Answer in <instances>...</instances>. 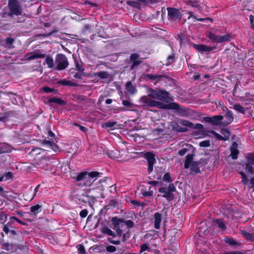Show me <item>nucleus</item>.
Returning a JSON list of instances; mask_svg holds the SVG:
<instances>
[{"label": "nucleus", "instance_id": "1", "mask_svg": "<svg viewBox=\"0 0 254 254\" xmlns=\"http://www.w3.org/2000/svg\"><path fill=\"white\" fill-rule=\"evenodd\" d=\"M147 96H143L140 100L143 105L156 107L164 110H175L177 111H186L181 106L175 102L168 101L171 99L170 94L165 89L147 88Z\"/></svg>", "mask_w": 254, "mask_h": 254}, {"label": "nucleus", "instance_id": "2", "mask_svg": "<svg viewBox=\"0 0 254 254\" xmlns=\"http://www.w3.org/2000/svg\"><path fill=\"white\" fill-rule=\"evenodd\" d=\"M193 154H188L186 157L184 161V168L190 169V174H197L200 172V167L202 163L204 162L205 160L200 159L199 161H194Z\"/></svg>", "mask_w": 254, "mask_h": 254}, {"label": "nucleus", "instance_id": "3", "mask_svg": "<svg viewBox=\"0 0 254 254\" xmlns=\"http://www.w3.org/2000/svg\"><path fill=\"white\" fill-rule=\"evenodd\" d=\"M100 173L97 171L87 172H81L77 177L76 181L80 182L79 184L84 186H90L97 178L100 177Z\"/></svg>", "mask_w": 254, "mask_h": 254}, {"label": "nucleus", "instance_id": "4", "mask_svg": "<svg viewBox=\"0 0 254 254\" xmlns=\"http://www.w3.org/2000/svg\"><path fill=\"white\" fill-rule=\"evenodd\" d=\"M9 12L7 13L9 16L12 17L14 15H21L23 12V9L21 4L18 0H9L8 5Z\"/></svg>", "mask_w": 254, "mask_h": 254}, {"label": "nucleus", "instance_id": "5", "mask_svg": "<svg viewBox=\"0 0 254 254\" xmlns=\"http://www.w3.org/2000/svg\"><path fill=\"white\" fill-rule=\"evenodd\" d=\"M55 64V69L57 70H64L67 68L69 65V62L67 57L62 54H58L56 55Z\"/></svg>", "mask_w": 254, "mask_h": 254}, {"label": "nucleus", "instance_id": "6", "mask_svg": "<svg viewBox=\"0 0 254 254\" xmlns=\"http://www.w3.org/2000/svg\"><path fill=\"white\" fill-rule=\"evenodd\" d=\"M161 126H159L156 128L152 130V132L155 134H166L171 132L172 130L174 129V127L173 126V123H168L167 124H163L161 123Z\"/></svg>", "mask_w": 254, "mask_h": 254}, {"label": "nucleus", "instance_id": "7", "mask_svg": "<svg viewBox=\"0 0 254 254\" xmlns=\"http://www.w3.org/2000/svg\"><path fill=\"white\" fill-rule=\"evenodd\" d=\"M124 219L123 218H118L117 217H113L112 223L113 226V229L116 230V232L118 237H121L123 234V230L122 228L125 225Z\"/></svg>", "mask_w": 254, "mask_h": 254}, {"label": "nucleus", "instance_id": "8", "mask_svg": "<svg viewBox=\"0 0 254 254\" xmlns=\"http://www.w3.org/2000/svg\"><path fill=\"white\" fill-rule=\"evenodd\" d=\"M207 37L213 42L216 43H222L224 42L230 41L231 36L230 34H227L224 35H216L211 32H209Z\"/></svg>", "mask_w": 254, "mask_h": 254}, {"label": "nucleus", "instance_id": "9", "mask_svg": "<svg viewBox=\"0 0 254 254\" xmlns=\"http://www.w3.org/2000/svg\"><path fill=\"white\" fill-rule=\"evenodd\" d=\"M46 57V54L43 50H35L28 53L25 55V58L27 61H32L37 59H43Z\"/></svg>", "mask_w": 254, "mask_h": 254}, {"label": "nucleus", "instance_id": "10", "mask_svg": "<svg viewBox=\"0 0 254 254\" xmlns=\"http://www.w3.org/2000/svg\"><path fill=\"white\" fill-rule=\"evenodd\" d=\"M167 9L168 17L170 20L180 21L182 19V14L179 9L173 7H168Z\"/></svg>", "mask_w": 254, "mask_h": 254}, {"label": "nucleus", "instance_id": "11", "mask_svg": "<svg viewBox=\"0 0 254 254\" xmlns=\"http://www.w3.org/2000/svg\"><path fill=\"white\" fill-rule=\"evenodd\" d=\"M208 132L212 133L214 135L215 138L218 140H227L230 136V132L227 129L224 128L220 130V133L222 135H220L213 130L209 131Z\"/></svg>", "mask_w": 254, "mask_h": 254}, {"label": "nucleus", "instance_id": "12", "mask_svg": "<svg viewBox=\"0 0 254 254\" xmlns=\"http://www.w3.org/2000/svg\"><path fill=\"white\" fill-rule=\"evenodd\" d=\"M144 157L148 162V171L149 173H150L152 171L153 165L156 162L155 155L151 152H146L144 155Z\"/></svg>", "mask_w": 254, "mask_h": 254}, {"label": "nucleus", "instance_id": "13", "mask_svg": "<svg viewBox=\"0 0 254 254\" xmlns=\"http://www.w3.org/2000/svg\"><path fill=\"white\" fill-rule=\"evenodd\" d=\"M159 191L163 193L162 196L167 198L169 200H172L174 198L173 194L167 190V188L164 187L160 188Z\"/></svg>", "mask_w": 254, "mask_h": 254}, {"label": "nucleus", "instance_id": "14", "mask_svg": "<svg viewBox=\"0 0 254 254\" xmlns=\"http://www.w3.org/2000/svg\"><path fill=\"white\" fill-rule=\"evenodd\" d=\"M191 150L192 152H194L195 150V148L191 144H186L185 147L183 149L180 150L178 151V154L182 156L186 154L188 151Z\"/></svg>", "mask_w": 254, "mask_h": 254}, {"label": "nucleus", "instance_id": "15", "mask_svg": "<svg viewBox=\"0 0 254 254\" xmlns=\"http://www.w3.org/2000/svg\"><path fill=\"white\" fill-rule=\"evenodd\" d=\"M154 227L156 229H158L160 228L161 222L162 220L161 215L159 212H156L154 214Z\"/></svg>", "mask_w": 254, "mask_h": 254}, {"label": "nucleus", "instance_id": "16", "mask_svg": "<svg viewBox=\"0 0 254 254\" xmlns=\"http://www.w3.org/2000/svg\"><path fill=\"white\" fill-rule=\"evenodd\" d=\"M193 46L196 50H197L198 51L201 52H210L214 49V47H210L207 46H206L205 45H203V44H200V45L193 44Z\"/></svg>", "mask_w": 254, "mask_h": 254}, {"label": "nucleus", "instance_id": "17", "mask_svg": "<svg viewBox=\"0 0 254 254\" xmlns=\"http://www.w3.org/2000/svg\"><path fill=\"white\" fill-rule=\"evenodd\" d=\"M238 145L236 142H234L230 148L231 156L232 159H236L238 157L239 151L238 150Z\"/></svg>", "mask_w": 254, "mask_h": 254}, {"label": "nucleus", "instance_id": "18", "mask_svg": "<svg viewBox=\"0 0 254 254\" xmlns=\"http://www.w3.org/2000/svg\"><path fill=\"white\" fill-rule=\"evenodd\" d=\"M151 187H143L141 190V192L144 196H149L153 195V190H151Z\"/></svg>", "mask_w": 254, "mask_h": 254}, {"label": "nucleus", "instance_id": "19", "mask_svg": "<svg viewBox=\"0 0 254 254\" xmlns=\"http://www.w3.org/2000/svg\"><path fill=\"white\" fill-rule=\"evenodd\" d=\"M126 89L130 94H133L136 92V89L132 85L130 81H128L126 84Z\"/></svg>", "mask_w": 254, "mask_h": 254}, {"label": "nucleus", "instance_id": "20", "mask_svg": "<svg viewBox=\"0 0 254 254\" xmlns=\"http://www.w3.org/2000/svg\"><path fill=\"white\" fill-rule=\"evenodd\" d=\"M41 207L42 205L40 204L32 206L30 208V215L36 217V215L40 212Z\"/></svg>", "mask_w": 254, "mask_h": 254}, {"label": "nucleus", "instance_id": "21", "mask_svg": "<svg viewBox=\"0 0 254 254\" xmlns=\"http://www.w3.org/2000/svg\"><path fill=\"white\" fill-rule=\"evenodd\" d=\"M75 69L74 68H71L69 69L68 71V73L71 77H73L76 79H81V76L82 75V72H80L79 71L75 72Z\"/></svg>", "mask_w": 254, "mask_h": 254}, {"label": "nucleus", "instance_id": "22", "mask_svg": "<svg viewBox=\"0 0 254 254\" xmlns=\"http://www.w3.org/2000/svg\"><path fill=\"white\" fill-rule=\"evenodd\" d=\"M223 118V116L221 115L212 117L211 124L214 126L218 125L220 124V122L222 120Z\"/></svg>", "mask_w": 254, "mask_h": 254}, {"label": "nucleus", "instance_id": "23", "mask_svg": "<svg viewBox=\"0 0 254 254\" xmlns=\"http://www.w3.org/2000/svg\"><path fill=\"white\" fill-rule=\"evenodd\" d=\"M94 76H98L101 79H107L110 77V75L108 72L103 71L95 73Z\"/></svg>", "mask_w": 254, "mask_h": 254}, {"label": "nucleus", "instance_id": "24", "mask_svg": "<svg viewBox=\"0 0 254 254\" xmlns=\"http://www.w3.org/2000/svg\"><path fill=\"white\" fill-rule=\"evenodd\" d=\"M147 77L150 79L156 80L157 81H161L163 78L167 77L165 75L153 74H148L147 75Z\"/></svg>", "mask_w": 254, "mask_h": 254}, {"label": "nucleus", "instance_id": "25", "mask_svg": "<svg viewBox=\"0 0 254 254\" xmlns=\"http://www.w3.org/2000/svg\"><path fill=\"white\" fill-rule=\"evenodd\" d=\"M45 62L49 68H54L55 69L56 64H54V60L51 56H47L45 59Z\"/></svg>", "mask_w": 254, "mask_h": 254}, {"label": "nucleus", "instance_id": "26", "mask_svg": "<svg viewBox=\"0 0 254 254\" xmlns=\"http://www.w3.org/2000/svg\"><path fill=\"white\" fill-rule=\"evenodd\" d=\"M101 232L104 234L109 236H111L114 237H116V236L115 233H114L112 230H111L110 228H108L106 226L102 227L101 229Z\"/></svg>", "mask_w": 254, "mask_h": 254}, {"label": "nucleus", "instance_id": "27", "mask_svg": "<svg viewBox=\"0 0 254 254\" xmlns=\"http://www.w3.org/2000/svg\"><path fill=\"white\" fill-rule=\"evenodd\" d=\"M224 241L226 243H227L231 246H240L241 245V244L240 243L237 242L233 239L229 238L228 237H226L224 239Z\"/></svg>", "mask_w": 254, "mask_h": 254}, {"label": "nucleus", "instance_id": "28", "mask_svg": "<svg viewBox=\"0 0 254 254\" xmlns=\"http://www.w3.org/2000/svg\"><path fill=\"white\" fill-rule=\"evenodd\" d=\"M241 234L247 240H249L251 241H254V234H253L252 233H249L245 230L242 231Z\"/></svg>", "mask_w": 254, "mask_h": 254}, {"label": "nucleus", "instance_id": "29", "mask_svg": "<svg viewBox=\"0 0 254 254\" xmlns=\"http://www.w3.org/2000/svg\"><path fill=\"white\" fill-rule=\"evenodd\" d=\"M108 156L112 159L118 158L120 156V153L117 150H112L107 153Z\"/></svg>", "mask_w": 254, "mask_h": 254}, {"label": "nucleus", "instance_id": "30", "mask_svg": "<svg viewBox=\"0 0 254 254\" xmlns=\"http://www.w3.org/2000/svg\"><path fill=\"white\" fill-rule=\"evenodd\" d=\"M59 83L63 85L70 86H76L77 84L75 83L72 82L70 81L67 80H62L59 82Z\"/></svg>", "mask_w": 254, "mask_h": 254}, {"label": "nucleus", "instance_id": "31", "mask_svg": "<svg viewBox=\"0 0 254 254\" xmlns=\"http://www.w3.org/2000/svg\"><path fill=\"white\" fill-rule=\"evenodd\" d=\"M49 103H55L59 105H64L65 102L64 100L57 98H52L48 100Z\"/></svg>", "mask_w": 254, "mask_h": 254}, {"label": "nucleus", "instance_id": "32", "mask_svg": "<svg viewBox=\"0 0 254 254\" xmlns=\"http://www.w3.org/2000/svg\"><path fill=\"white\" fill-rule=\"evenodd\" d=\"M188 13L189 14L188 19H190V18L192 17L193 19H194L195 20H197L199 21H202L203 20H210L211 21H212V19L211 18L207 17V18H197L195 16L193 15V13L192 12L189 11Z\"/></svg>", "mask_w": 254, "mask_h": 254}, {"label": "nucleus", "instance_id": "33", "mask_svg": "<svg viewBox=\"0 0 254 254\" xmlns=\"http://www.w3.org/2000/svg\"><path fill=\"white\" fill-rule=\"evenodd\" d=\"M75 68H74V69L77 70L80 72H83L84 70V67L83 66L82 64H79V62L76 60H75Z\"/></svg>", "mask_w": 254, "mask_h": 254}, {"label": "nucleus", "instance_id": "34", "mask_svg": "<svg viewBox=\"0 0 254 254\" xmlns=\"http://www.w3.org/2000/svg\"><path fill=\"white\" fill-rule=\"evenodd\" d=\"M214 225H217L220 228L224 229H225V226L223 222L220 219H216L213 221Z\"/></svg>", "mask_w": 254, "mask_h": 254}, {"label": "nucleus", "instance_id": "35", "mask_svg": "<svg viewBox=\"0 0 254 254\" xmlns=\"http://www.w3.org/2000/svg\"><path fill=\"white\" fill-rule=\"evenodd\" d=\"M151 249L149 246L148 244H143L140 246V250L139 251L140 253H142L145 251H150Z\"/></svg>", "mask_w": 254, "mask_h": 254}, {"label": "nucleus", "instance_id": "36", "mask_svg": "<svg viewBox=\"0 0 254 254\" xmlns=\"http://www.w3.org/2000/svg\"><path fill=\"white\" fill-rule=\"evenodd\" d=\"M1 246L2 249L6 251H10L13 249L12 245L8 243H3L2 244Z\"/></svg>", "mask_w": 254, "mask_h": 254}, {"label": "nucleus", "instance_id": "37", "mask_svg": "<svg viewBox=\"0 0 254 254\" xmlns=\"http://www.w3.org/2000/svg\"><path fill=\"white\" fill-rule=\"evenodd\" d=\"M240 174L241 175L242 183L244 185H246L248 183V179L246 175L243 172H240Z\"/></svg>", "mask_w": 254, "mask_h": 254}, {"label": "nucleus", "instance_id": "38", "mask_svg": "<svg viewBox=\"0 0 254 254\" xmlns=\"http://www.w3.org/2000/svg\"><path fill=\"white\" fill-rule=\"evenodd\" d=\"M199 145L202 147H209L210 145V140H206L204 141H202L199 143Z\"/></svg>", "mask_w": 254, "mask_h": 254}, {"label": "nucleus", "instance_id": "39", "mask_svg": "<svg viewBox=\"0 0 254 254\" xmlns=\"http://www.w3.org/2000/svg\"><path fill=\"white\" fill-rule=\"evenodd\" d=\"M76 248L77 249L79 254H85L86 251L84 247L80 244L77 245Z\"/></svg>", "mask_w": 254, "mask_h": 254}, {"label": "nucleus", "instance_id": "40", "mask_svg": "<svg viewBox=\"0 0 254 254\" xmlns=\"http://www.w3.org/2000/svg\"><path fill=\"white\" fill-rule=\"evenodd\" d=\"M248 162L249 164H254V154H250L247 156Z\"/></svg>", "mask_w": 254, "mask_h": 254}, {"label": "nucleus", "instance_id": "41", "mask_svg": "<svg viewBox=\"0 0 254 254\" xmlns=\"http://www.w3.org/2000/svg\"><path fill=\"white\" fill-rule=\"evenodd\" d=\"M124 224H126L128 228H132L134 226L133 222L130 220H127V221L124 220Z\"/></svg>", "mask_w": 254, "mask_h": 254}, {"label": "nucleus", "instance_id": "42", "mask_svg": "<svg viewBox=\"0 0 254 254\" xmlns=\"http://www.w3.org/2000/svg\"><path fill=\"white\" fill-rule=\"evenodd\" d=\"M127 3L128 5H130L133 7H137L139 5V3L135 1H132V0L127 1Z\"/></svg>", "mask_w": 254, "mask_h": 254}, {"label": "nucleus", "instance_id": "43", "mask_svg": "<svg viewBox=\"0 0 254 254\" xmlns=\"http://www.w3.org/2000/svg\"><path fill=\"white\" fill-rule=\"evenodd\" d=\"M175 61V56L172 55L169 56L167 58V63L166 64L169 65L172 63H173Z\"/></svg>", "mask_w": 254, "mask_h": 254}, {"label": "nucleus", "instance_id": "44", "mask_svg": "<svg viewBox=\"0 0 254 254\" xmlns=\"http://www.w3.org/2000/svg\"><path fill=\"white\" fill-rule=\"evenodd\" d=\"M225 117L228 120V122L227 123V124L230 123L233 120V118L231 112H228L227 114L225 115Z\"/></svg>", "mask_w": 254, "mask_h": 254}, {"label": "nucleus", "instance_id": "45", "mask_svg": "<svg viewBox=\"0 0 254 254\" xmlns=\"http://www.w3.org/2000/svg\"><path fill=\"white\" fill-rule=\"evenodd\" d=\"M181 124L186 127H193V124L188 121H182Z\"/></svg>", "mask_w": 254, "mask_h": 254}, {"label": "nucleus", "instance_id": "46", "mask_svg": "<svg viewBox=\"0 0 254 254\" xmlns=\"http://www.w3.org/2000/svg\"><path fill=\"white\" fill-rule=\"evenodd\" d=\"M197 1H196L195 0L192 1L191 0H188L186 2V4L187 5H190L192 7H197V4L196 3Z\"/></svg>", "mask_w": 254, "mask_h": 254}, {"label": "nucleus", "instance_id": "47", "mask_svg": "<svg viewBox=\"0 0 254 254\" xmlns=\"http://www.w3.org/2000/svg\"><path fill=\"white\" fill-rule=\"evenodd\" d=\"M141 63H142V61H140V60L134 61L130 67V69H133L135 67L139 65Z\"/></svg>", "mask_w": 254, "mask_h": 254}, {"label": "nucleus", "instance_id": "48", "mask_svg": "<svg viewBox=\"0 0 254 254\" xmlns=\"http://www.w3.org/2000/svg\"><path fill=\"white\" fill-rule=\"evenodd\" d=\"M42 90L46 93H49L53 92L55 89L53 88H51L48 86H45L42 88Z\"/></svg>", "mask_w": 254, "mask_h": 254}, {"label": "nucleus", "instance_id": "49", "mask_svg": "<svg viewBox=\"0 0 254 254\" xmlns=\"http://www.w3.org/2000/svg\"><path fill=\"white\" fill-rule=\"evenodd\" d=\"M106 250L110 253H114L116 251V248L113 246H108L106 247Z\"/></svg>", "mask_w": 254, "mask_h": 254}, {"label": "nucleus", "instance_id": "50", "mask_svg": "<svg viewBox=\"0 0 254 254\" xmlns=\"http://www.w3.org/2000/svg\"><path fill=\"white\" fill-rule=\"evenodd\" d=\"M139 56L137 54H132L129 57V60L131 61H133L139 58Z\"/></svg>", "mask_w": 254, "mask_h": 254}, {"label": "nucleus", "instance_id": "51", "mask_svg": "<svg viewBox=\"0 0 254 254\" xmlns=\"http://www.w3.org/2000/svg\"><path fill=\"white\" fill-rule=\"evenodd\" d=\"M116 124L115 122H108L104 124V126L106 127H110L114 126Z\"/></svg>", "mask_w": 254, "mask_h": 254}, {"label": "nucleus", "instance_id": "52", "mask_svg": "<svg viewBox=\"0 0 254 254\" xmlns=\"http://www.w3.org/2000/svg\"><path fill=\"white\" fill-rule=\"evenodd\" d=\"M163 179L164 181L170 182L171 179L170 174L169 173H166L164 175Z\"/></svg>", "mask_w": 254, "mask_h": 254}, {"label": "nucleus", "instance_id": "53", "mask_svg": "<svg viewBox=\"0 0 254 254\" xmlns=\"http://www.w3.org/2000/svg\"><path fill=\"white\" fill-rule=\"evenodd\" d=\"M167 190H169L170 192L172 193V192L174 191L175 190V187L174 186L173 184H170L168 186V188H166Z\"/></svg>", "mask_w": 254, "mask_h": 254}, {"label": "nucleus", "instance_id": "54", "mask_svg": "<svg viewBox=\"0 0 254 254\" xmlns=\"http://www.w3.org/2000/svg\"><path fill=\"white\" fill-rule=\"evenodd\" d=\"M87 214H88V211L86 209H84V210H82L80 212V216L82 217V218H84L87 215Z\"/></svg>", "mask_w": 254, "mask_h": 254}, {"label": "nucleus", "instance_id": "55", "mask_svg": "<svg viewBox=\"0 0 254 254\" xmlns=\"http://www.w3.org/2000/svg\"><path fill=\"white\" fill-rule=\"evenodd\" d=\"M108 241L112 244H114V245H119L120 244V240H113L111 238H109L108 239Z\"/></svg>", "mask_w": 254, "mask_h": 254}, {"label": "nucleus", "instance_id": "56", "mask_svg": "<svg viewBox=\"0 0 254 254\" xmlns=\"http://www.w3.org/2000/svg\"><path fill=\"white\" fill-rule=\"evenodd\" d=\"M203 126L202 125L200 124H196L195 125L193 124V127H191V128H197V129H202Z\"/></svg>", "mask_w": 254, "mask_h": 254}, {"label": "nucleus", "instance_id": "57", "mask_svg": "<svg viewBox=\"0 0 254 254\" xmlns=\"http://www.w3.org/2000/svg\"><path fill=\"white\" fill-rule=\"evenodd\" d=\"M234 109L237 111H242L243 108L238 104H235L234 106Z\"/></svg>", "mask_w": 254, "mask_h": 254}, {"label": "nucleus", "instance_id": "58", "mask_svg": "<svg viewBox=\"0 0 254 254\" xmlns=\"http://www.w3.org/2000/svg\"><path fill=\"white\" fill-rule=\"evenodd\" d=\"M225 254H244V253L239 252V251H235V252H226L225 253Z\"/></svg>", "mask_w": 254, "mask_h": 254}, {"label": "nucleus", "instance_id": "59", "mask_svg": "<svg viewBox=\"0 0 254 254\" xmlns=\"http://www.w3.org/2000/svg\"><path fill=\"white\" fill-rule=\"evenodd\" d=\"M74 125L79 127L80 129L83 132H86L87 130L86 128L83 126L78 125L77 124H74Z\"/></svg>", "mask_w": 254, "mask_h": 254}, {"label": "nucleus", "instance_id": "60", "mask_svg": "<svg viewBox=\"0 0 254 254\" xmlns=\"http://www.w3.org/2000/svg\"><path fill=\"white\" fill-rule=\"evenodd\" d=\"M13 39L10 37L6 39V42L8 44H12L13 43Z\"/></svg>", "mask_w": 254, "mask_h": 254}, {"label": "nucleus", "instance_id": "61", "mask_svg": "<svg viewBox=\"0 0 254 254\" xmlns=\"http://www.w3.org/2000/svg\"><path fill=\"white\" fill-rule=\"evenodd\" d=\"M10 219H14V220H16L18 223H20V224H22V225H25V224L24 222H22L20 220H19V219H17V218L16 217H10Z\"/></svg>", "mask_w": 254, "mask_h": 254}, {"label": "nucleus", "instance_id": "62", "mask_svg": "<svg viewBox=\"0 0 254 254\" xmlns=\"http://www.w3.org/2000/svg\"><path fill=\"white\" fill-rule=\"evenodd\" d=\"M203 120L205 122L211 123V117H204L203 118Z\"/></svg>", "mask_w": 254, "mask_h": 254}, {"label": "nucleus", "instance_id": "63", "mask_svg": "<svg viewBox=\"0 0 254 254\" xmlns=\"http://www.w3.org/2000/svg\"><path fill=\"white\" fill-rule=\"evenodd\" d=\"M123 104L125 106L129 107L131 105V104L127 100H124L123 101Z\"/></svg>", "mask_w": 254, "mask_h": 254}, {"label": "nucleus", "instance_id": "64", "mask_svg": "<svg viewBox=\"0 0 254 254\" xmlns=\"http://www.w3.org/2000/svg\"><path fill=\"white\" fill-rule=\"evenodd\" d=\"M3 231L6 233L8 234L9 232H10V231L7 225H4L3 228Z\"/></svg>", "mask_w": 254, "mask_h": 254}]
</instances>
